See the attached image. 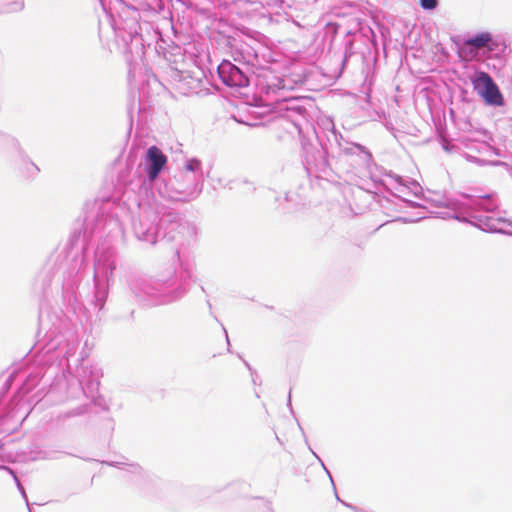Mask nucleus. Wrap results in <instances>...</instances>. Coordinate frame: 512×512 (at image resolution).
Instances as JSON below:
<instances>
[{"label":"nucleus","mask_w":512,"mask_h":512,"mask_svg":"<svg viewBox=\"0 0 512 512\" xmlns=\"http://www.w3.org/2000/svg\"><path fill=\"white\" fill-rule=\"evenodd\" d=\"M105 464L119 469H123L130 474L141 476L143 473L142 467L137 463H128L124 461L105 462Z\"/></svg>","instance_id":"nucleus-17"},{"label":"nucleus","mask_w":512,"mask_h":512,"mask_svg":"<svg viewBox=\"0 0 512 512\" xmlns=\"http://www.w3.org/2000/svg\"><path fill=\"white\" fill-rule=\"evenodd\" d=\"M311 452L313 453V455L319 460V462L321 463V466L323 467V469L326 471V473L328 474L331 482L333 483V479H332V476L330 474V471L326 468V466L324 465L323 461L320 459V457L313 451L311 450Z\"/></svg>","instance_id":"nucleus-25"},{"label":"nucleus","mask_w":512,"mask_h":512,"mask_svg":"<svg viewBox=\"0 0 512 512\" xmlns=\"http://www.w3.org/2000/svg\"><path fill=\"white\" fill-rule=\"evenodd\" d=\"M181 172H187L190 175L199 176V181L203 182L202 163L197 158L188 159L185 163L184 170Z\"/></svg>","instance_id":"nucleus-16"},{"label":"nucleus","mask_w":512,"mask_h":512,"mask_svg":"<svg viewBox=\"0 0 512 512\" xmlns=\"http://www.w3.org/2000/svg\"><path fill=\"white\" fill-rule=\"evenodd\" d=\"M250 57H256V54H250L249 59L246 60L247 62H250Z\"/></svg>","instance_id":"nucleus-29"},{"label":"nucleus","mask_w":512,"mask_h":512,"mask_svg":"<svg viewBox=\"0 0 512 512\" xmlns=\"http://www.w3.org/2000/svg\"><path fill=\"white\" fill-rule=\"evenodd\" d=\"M471 82L474 90L487 104L492 106H501L503 104V96L498 86L487 72H476L471 77Z\"/></svg>","instance_id":"nucleus-8"},{"label":"nucleus","mask_w":512,"mask_h":512,"mask_svg":"<svg viewBox=\"0 0 512 512\" xmlns=\"http://www.w3.org/2000/svg\"><path fill=\"white\" fill-rule=\"evenodd\" d=\"M24 6H25V4H24L23 0H16V1L11 2L8 5L6 11L7 12H18V11L23 10Z\"/></svg>","instance_id":"nucleus-22"},{"label":"nucleus","mask_w":512,"mask_h":512,"mask_svg":"<svg viewBox=\"0 0 512 512\" xmlns=\"http://www.w3.org/2000/svg\"><path fill=\"white\" fill-rule=\"evenodd\" d=\"M84 263H85V258H84L83 252L75 255L73 270L75 271L76 274L82 269V267L84 266Z\"/></svg>","instance_id":"nucleus-21"},{"label":"nucleus","mask_w":512,"mask_h":512,"mask_svg":"<svg viewBox=\"0 0 512 512\" xmlns=\"http://www.w3.org/2000/svg\"><path fill=\"white\" fill-rule=\"evenodd\" d=\"M187 270L176 271L170 266L153 278H137L130 283L132 293L141 301L151 305H163L175 302L187 293Z\"/></svg>","instance_id":"nucleus-2"},{"label":"nucleus","mask_w":512,"mask_h":512,"mask_svg":"<svg viewBox=\"0 0 512 512\" xmlns=\"http://www.w3.org/2000/svg\"><path fill=\"white\" fill-rule=\"evenodd\" d=\"M115 270V251L111 247L98 246L94 262V304L101 310L107 299V287Z\"/></svg>","instance_id":"nucleus-5"},{"label":"nucleus","mask_w":512,"mask_h":512,"mask_svg":"<svg viewBox=\"0 0 512 512\" xmlns=\"http://www.w3.org/2000/svg\"><path fill=\"white\" fill-rule=\"evenodd\" d=\"M288 407L292 410V405H291V393H289V397H288V403H287Z\"/></svg>","instance_id":"nucleus-26"},{"label":"nucleus","mask_w":512,"mask_h":512,"mask_svg":"<svg viewBox=\"0 0 512 512\" xmlns=\"http://www.w3.org/2000/svg\"><path fill=\"white\" fill-rule=\"evenodd\" d=\"M438 205L451 209L454 212L453 218L472 223L483 231L512 234V219L487 215L499 206L497 199L490 194L482 196L462 194L458 198L447 199L446 202Z\"/></svg>","instance_id":"nucleus-1"},{"label":"nucleus","mask_w":512,"mask_h":512,"mask_svg":"<svg viewBox=\"0 0 512 512\" xmlns=\"http://www.w3.org/2000/svg\"><path fill=\"white\" fill-rule=\"evenodd\" d=\"M282 116L291 122L298 133L301 135L303 126L308 124V112L299 98L286 99L280 106Z\"/></svg>","instance_id":"nucleus-9"},{"label":"nucleus","mask_w":512,"mask_h":512,"mask_svg":"<svg viewBox=\"0 0 512 512\" xmlns=\"http://www.w3.org/2000/svg\"><path fill=\"white\" fill-rule=\"evenodd\" d=\"M315 134L321 150L302 139L303 165L308 175L324 178L330 173L329 158L341 156V147L345 138L336 130L334 122L329 118L321 120L318 130L315 129Z\"/></svg>","instance_id":"nucleus-4"},{"label":"nucleus","mask_w":512,"mask_h":512,"mask_svg":"<svg viewBox=\"0 0 512 512\" xmlns=\"http://www.w3.org/2000/svg\"><path fill=\"white\" fill-rule=\"evenodd\" d=\"M468 159H469V160H473V161H474V160H476V158H475V157H473V156H468Z\"/></svg>","instance_id":"nucleus-31"},{"label":"nucleus","mask_w":512,"mask_h":512,"mask_svg":"<svg viewBox=\"0 0 512 512\" xmlns=\"http://www.w3.org/2000/svg\"><path fill=\"white\" fill-rule=\"evenodd\" d=\"M244 363H245L246 367L251 371L252 368H251L250 364L247 361H244Z\"/></svg>","instance_id":"nucleus-28"},{"label":"nucleus","mask_w":512,"mask_h":512,"mask_svg":"<svg viewBox=\"0 0 512 512\" xmlns=\"http://www.w3.org/2000/svg\"><path fill=\"white\" fill-rule=\"evenodd\" d=\"M202 188L203 183L199 181V176L180 171L159 188V193L162 197L173 201L189 202L201 194Z\"/></svg>","instance_id":"nucleus-6"},{"label":"nucleus","mask_w":512,"mask_h":512,"mask_svg":"<svg viewBox=\"0 0 512 512\" xmlns=\"http://www.w3.org/2000/svg\"><path fill=\"white\" fill-rule=\"evenodd\" d=\"M409 203L411 204V206H415V203H413V201H409Z\"/></svg>","instance_id":"nucleus-32"},{"label":"nucleus","mask_w":512,"mask_h":512,"mask_svg":"<svg viewBox=\"0 0 512 512\" xmlns=\"http://www.w3.org/2000/svg\"><path fill=\"white\" fill-rule=\"evenodd\" d=\"M7 145L10 149H12L16 155L19 157V159L23 162V164L26 167L27 170V176L32 177L35 176L40 170L36 164H34L31 161H28L26 159V155L22 148L20 147V144L17 139L15 138H9L7 140Z\"/></svg>","instance_id":"nucleus-14"},{"label":"nucleus","mask_w":512,"mask_h":512,"mask_svg":"<svg viewBox=\"0 0 512 512\" xmlns=\"http://www.w3.org/2000/svg\"><path fill=\"white\" fill-rule=\"evenodd\" d=\"M381 182L388 190H394L395 194L401 193L406 195L411 192L415 196H418L422 189L417 182H404L401 176L393 173L392 171L386 172Z\"/></svg>","instance_id":"nucleus-12"},{"label":"nucleus","mask_w":512,"mask_h":512,"mask_svg":"<svg viewBox=\"0 0 512 512\" xmlns=\"http://www.w3.org/2000/svg\"><path fill=\"white\" fill-rule=\"evenodd\" d=\"M118 36L121 37L122 41L128 46L129 49H131L130 45H133V43L142 46V38L136 28L127 34H118Z\"/></svg>","instance_id":"nucleus-18"},{"label":"nucleus","mask_w":512,"mask_h":512,"mask_svg":"<svg viewBox=\"0 0 512 512\" xmlns=\"http://www.w3.org/2000/svg\"><path fill=\"white\" fill-rule=\"evenodd\" d=\"M492 41V36L488 32L477 33L472 37H469L465 40L464 44L469 47H474L475 49H482L488 46V44Z\"/></svg>","instance_id":"nucleus-15"},{"label":"nucleus","mask_w":512,"mask_h":512,"mask_svg":"<svg viewBox=\"0 0 512 512\" xmlns=\"http://www.w3.org/2000/svg\"><path fill=\"white\" fill-rule=\"evenodd\" d=\"M87 411V406L86 405H82V406H79L78 408L70 411L68 413V416L71 417V416H78V415H82L84 414L85 412Z\"/></svg>","instance_id":"nucleus-24"},{"label":"nucleus","mask_w":512,"mask_h":512,"mask_svg":"<svg viewBox=\"0 0 512 512\" xmlns=\"http://www.w3.org/2000/svg\"><path fill=\"white\" fill-rule=\"evenodd\" d=\"M217 72L222 83L231 88H243L249 85L248 75L228 60H223Z\"/></svg>","instance_id":"nucleus-10"},{"label":"nucleus","mask_w":512,"mask_h":512,"mask_svg":"<svg viewBox=\"0 0 512 512\" xmlns=\"http://www.w3.org/2000/svg\"><path fill=\"white\" fill-rule=\"evenodd\" d=\"M213 182H215V179H213ZM216 182H217V185L214 184V188H216L218 186L221 188H229V189H234L239 183V181H237V180H228L226 178H220V177L216 179Z\"/></svg>","instance_id":"nucleus-19"},{"label":"nucleus","mask_w":512,"mask_h":512,"mask_svg":"<svg viewBox=\"0 0 512 512\" xmlns=\"http://www.w3.org/2000/svg\"><path fill=\"white\" fill-rule=\"evenodd\" d=\"M1 469L7 471L9 474H11L16 482V485H17V488L18 490L20 491L21 495L23 496V498L25 499L26 503L28 504V500H27V495H26V492H25V489L23 487V485L21 484V482L19 481V479L17 478L16 474L8 467L6 466H3L1 467Z\"/></svg>","instance_id":"nucleus-20"},{"label":"nucleus","mask_w":512,"mask_h":512,"mask_svg":"<svg viewBox=\"0 0 512 512\" xmlns=\"http://www.w3.org/2000/svg\"><path fill=\"white\" fill-rule=\"evenodd\" d=\"M224 332H225V335H226V341L228 343V345L230 344V341H229V337H228V334H227V331L224 329Z\"/></svg>","instance_id":"nucleus-27"},{"label":"nucleus","mask_w":512,"mask_h":512,"mask_svg":"<svg viewBox=\"0 0 512 512\" xmlns=\"http://www.w3.org/2000/svg\"><path fill=\"white\" fill-rule=\"evenodd\" d=\"M102 375L101 368L96 364H83L77 371L83 394L86 398L91 399L95 405H100L98 403V390Z\"/></svg>","instance_id":"nucleus-7"},{"label":"nucleus","mask_w":512,"mask_h":512,"mask_svg":"<svg viewBox=\"0 0 512 512\" xmlns=\"http://www.w3.org/2000/svg\"><path fill=\"white\" fill-rule=\"evenodd\" d=\"M166 163L167 156L158 147H149L144 159V172L147 179L150 182L156 180Z\"/></svg>","instance_id":"nucleus-11"},{"label":"nucleus","mask_w":512,"mask_h":512,"mask_svg":"<svg viewBox=\"0 0 512 512\" xmlns=\"http://www.w3.org/2000/svg\"><path fill=\"white\" fill-rule=\"evenodd\" d=\"M420 6L424 10H434L438 6V0H420Z\"/></svg>","instance_id":"nucleus-23"},{"label":"nucleus","mask_w":512,"mask_h":512,"mask_svg":"<svg viewBox=\"0 0 512 512\" xmlns=\"http://www.w3.org/2000/svg\"><path fill=\"white\" fill-rule=\"evenodd\" d=\"M341 155L356 156L358 164L365 167H368L372 161V154L365 146L346 139L342 143Z\"/></svg>","instance_id":"nucleus-13"},{"label":"nucleus","mask_w":512,"mask_h":512,"mask_svg":"<svg viewBox=\"0 0 512 512\" xmlns=\"http://www.w3.org/2000/svg\"><path fill=\"white\" fill-rule=\"evenodd\" d=\"M480 146H481L482 148H486V147H487L486 143H484V142L480 143Z\"/></svg>","instance_id":"nucleus-30"},{"label":"nucleus","mask_w":512,"mask_h":512,"mask_svg":"<svg viewBox=\"0 0 512 512\" xmlns=\"http://www.w3.org/2000/svg\"><path fill=\"white\" fill-rule=\"evenodd\" d=\"M140 213L133 222V231L138 240L154 245L160 238L174 240L179 227V214L157 199L139 203Z\"/></svg>","instance_id":"nucleus-3"}]
</instances>
